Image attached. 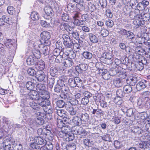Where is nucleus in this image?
Listing matches in <instances>:
<instances>
[{
    "label": "nucleus",
    "instance_id": "1",
    "mask_svg": "<svg viewBox=\"0 0 150 150\" xmlns=\"http://www.w3.org/2000/svg\"><path fill=\"white\" fill-rule=\"evenodd\" d=\"M143 137L144 140L139 143V147L144 149L150 150V132L146 133Z\"/></svg>",
    "mask_w": 150,
    "mask_h": 150
},
{
    "label": "nucleus",
    "instance_id": "2",
    "mask_svg": "<svg viewBox=\"0 0 150 150\" xmlns=\"http://www.w3.org/2000/svg\"><path fill=\"white\" fill-rule=\"evenodd\" d=\"M146 63V62L145 61L144 58H143L141 60L136 61L134 63H132L131 64V67H129L128 69L131 71L134 69L139 71L142 70L144 68V64Z\"/></svg>",
    "mask_w": 150,
    "mask_h": 150
},
{
    "label": "nucleus",
    "instance_id": "3",
    "mask_svg": "<svg viewBox=\"0 0 150 150\" xmlns=\"http://www.w3.org/2000/svg\"><path fill=\"white\" fill-rule=\"evenodd\" d=\"M149 20V18L147 17L144 20V18H142V16L141 15V17H139V18H135L133 21V24L135 25V27L138 28L141 25H144L145 22H146Z\"/></svg>",
    "mask_w": 150,
    "mask_h": 150
},
{
    "label": "nucleus",
    "instance_id": "4",
    "mask_svg": "<svg viewBox=\"0 0 150 150\" xmlns=\"http://www.w3.org/2000/svg\"><path fill=\"white\" fill-rule=\"evenodd\" d=\"M124 70L120 67H116L115 68L111 69L110 71V73L111 76H119L125 72Z\"/></svg>",
    "mask_w": 150,
    "mask_h": 150
},
{
    "label": "nucleus",
    "instance_id": "5",
    "mask_svg": "<svg viewBox=\"0 0 150 150\" xmlns=\"http://www.w3.org/2000/svg\"><path fill=\"white\" fill-rule=\"evenodd\" d=\"M142 98L146 102V106L147 108H150V92L146 91L142 92Z\"/></svg>",
    "mask_w": 150,
    "mask_h": 150
},
{
    "label": "nucleus",
    "instance_id": "6",
    "mask_svg": "<svg viewBox=\"0 0 150 150\" xmlns=\"http://www.w3.org/2000/svg\"><path fill=\"white\" fill-rule=\"evenodd\" d=\"M28 97L33 100H39L40 99V94L38 92L33 90H31L28 94Z\"/></svg>",
    "mask_w": 150,
    "mask_h": 150
},
{
    "label": "nucleus",
    "instance_id": "7",
    "mask_svg": "<svg viewBox=\"0 0 150 150\" xmlns=\"http://www.w3.org/2000/svg\"><path fill=\"white\" fill-rule=\"evenodd\" d=\"M71 131L70 127H62L61 129V131L59 133V136L61 137H63L65 136H67L69 132Z\"/></svg>",
    "mask_w": 150,
    "mask_h": 150
},
{
    "label": "nucleus",
    "instance_id": "8",
    "mask_svg": "<svg viewBox=\"0 0 150 150\" xmlns=\"http://www.w3.org/2000/svg\"><path fill=\"white\" fill-rule=\"evenodd\" d=\"M33 141L36 142L38 145L45 146L46 144L47 141L44 138H42L40 136H36L33 139Z\"/></svg>",
    "mask_w": 150,
    "mask_h": 150
},
{
    "label": "nucleus",
    "instance_id": "9",
    "mask_svg": "<svg viewBox=\"0 0 150 150\" xmlns=\"http://www.w3.org/2000/svg\"><path fill=\"white\" fill-rule=\"evenodd\" d=\"M41 37L42 39L43 40V42L47 43L50 37V33L47 31H43L40 34Z\"/></svg>",
    "mask_w": 150,
    "mask_h": 150
},
{
    "label": "nucleus",
    "instance_id": "10",
    "mask_svg": "<svg viewBox=\"0 0 150 150\" xmlns=\"http://www.w3.org/2000/svg\"><path fill=\"white\" fill-rule=\"evenodd\" d=\"M74 2L77 3L76 6V11H81L83 10L85 8L84 6L82 4L83 2V0H73Z\"/></svg>",
    "mask_w": 150,
    "mask_h": 150
},
{
    "label": "nucleus",
    "instance_id": "11",
    "mask_svg": "<svg viewBox=\"0 0 150 150\" xmlns=\"http://www.w3.org/2000/svg\"><path fill=\"white\" fill-rule=\"evenodd\" d=\"M148 83V82L145 80L139 82L136 84V88L138 91H141L143 89L145 88L146 87Z\"/></svg>",
    "mask_w": 150,
    "mask_h": 150
},
{
    "label": "nucleus",
    "instance_id": "12",
    "mask_svg": "<svg viewBox=\"0 0 150 150\" xmlns=\"http://www.w3.org/2000/svg\"><path fill=\"white\" fill-rule=\"evenodd\" d=\"M35 68L39 71L43 70L45 67V62L42 60L38 61L37 63L35 65Z\"/></svg>",
    "mask_w": 150,
    "mask_h": 150
},
{
    "label": "nucleus",
    "instance_id": "13",
    "mask_svg": "<svg viewBox=\"0 0 150 150\" xmlns=\"http://www.w3.org/2000/svg\"><path fill=\"white\" fill-rule=\"evenodd\" d=\"M77 115L81 119L82 122V121L84 122H86L89 119V115L86 113H83L80 112L78 113Z\"/></svg>",
    "mask_w": 150,
    "mask_h": 150
},
{
    "label": "nucleus",
    "instance_id": "14",
    "mask_svg": "<svg viewBox=\"0 0 150 150\" xmlns=\"http://www.w3.org/2000/svg\"><path fill=\"white\" fill-rule=\"evenodd\" d=\"M139 11L138 10H134V11H131L129 13V16L132 19H134L135 18H139L141 17V15L139 14Z\"/></svg>",
    "mask_w": 150,
    "mask_h": 150
},
{
    "label": "nucleus",
    "instance_id": "15",
    "mask_svg": "<svg viewBox=\"0 0 150 150\" xmlns=\"http://www.w3.org/2000/svg\"><path fill=\"white\" fill-rule=\"evenodd\" d=\"M87 65L86 64H81L76 67L75 69L79 73L85 71L87 69Z\"/></svg>",
    "mask_w": 150,
    "mask_h": 150
},
{
    "label": "nucleus",
    "instance_id": "16",
    "mask_svg": "<svg viewBox=\"0 0 150 150\" xmlns=\"http://www.w3.org/2000/svg\"><path fill=\"white\" fill-rule=\"evenodd\" d=\"M43 100L42 101V99H40L39 100H38V102L39 103V105L46 108L50 105V103L49 100Z\"/></svg>",
    "mask_w": 150,
    "mask_h": 150
},
{
    "label": "nucleus",
    "instance_id": "17",
    "mask_svg": "<svg viewBox=\"0 0 150 150\" xmlns=\"http://www.w3.org/2000/svg\"><path fill=\"white\" fill-rule=\"evenodd\" d=\"M88 38L93 43H97L98 42V38L93 34L90 33L88 34Z\"/></svg>",
    "mask_w": 150,
    "mask_h": 150
},
{
    "label": "nucleus",
    "instance_id": "18",
    "mask_svg": "<svg viewBox=\"0 0 150 150\" xmlns=\"http://www.w3.org/2000/svg\"><path fill=\"white\" fill-rule=\"evenodd\" d=\"M39 94H40V99L48 100L50 98V96L49 93L46 91H43L42 93Z\"/></svg>",
    "mask_w": 150,
    "mask_h": 150
},
{
    "label": "nucleus",
    "instance_id": "19",
    "mask_svg": "<svg viewBox=\"0 0 150 150\" xmlns=\"http://www.w3.org/2000/svg\"><path fill=\"white\" fill-rule=\"evenodd\" d=\"M72 122L76 126H80L82 123L81 119L78 116L74 117L72 119Z\"/></svg>",
    "mask_w": 150,
    "mask_h": 150
},
{
    "label": "nucleus",
    "instance_id": "20",
    "mask_svg": "<svg viewBox=\"0 0 150 150\" xmlns=\"http://www.w3.org/2000/svg\"><path fill=\"white\" fill-rule=\"evenodd\" d=\"M38 47L43 48L41 52L44 55H46L48 54V47L45 44L42 43L38 45Z\"/></svg>",
    "mask_w": 150,
    "mask_h": 150
},
{
    "label": "nucleus",
    "instance_id": "21",
    "mask_svg": "<svg viewBox=\"0 0 150 150\" xmlns=\"http://www.w3.org/2000/svg\"><path fill=\"white\" fill-rule=\"evenodd\" d=\"M146 102L145 101V100L142 98H139L138 101L137 105L140 108H142L144 105L145 108L147 109L150 108H147L146 106Z\"/></svg>",
    "mask_w": 150,
    "mask_h": 150
},
{
    "label": "nucleus",
    "instance_id": "22",
    "mask_svg": "<svg viewBox=\"0 0 150 150\" xmlns=\"http://www.w3.org/2000/svg\"><path fill=\"white\" fill-rule=\"evenodd\" d=\"M36 59L33 55L28 57L27 59V63L28 65H32L34 64Z\"/></svg>",
    "mask_w": 150,
    "mask_h": 150
},
{
    "label": "nucleus",
    "instance_id": "23",
    "mask_svg": "<svg viewBox=\"0 0 150 150\" xmlns=\"http://www.w3.org/2000/svg\"><path fill=\"white\" fill-rule=\"evenodd\" d=\"M45 86L42 84H38L36 86V89L37 91V92L38 93H42L43 91H46L45 90Z\"/></svg>",
    "mask_w": 150,
    "mask_h": 150
},
{
    "label": "nucleus",
    "instance_id": "24",
    "mask_svg": "<svg viewBox=\"0 0 150 150\" xmlns=\"http://www.w3.org/2000/svg\"><path fill=\"white\" fill-rule=\"evenodd\" d=\"M67 109L68 111L69 114L70 115H75L76 113V109L73 107L68 106L67 105H66L65 106Z\"/></svg>",
    "mask_w": 150,
    "mask_h": 150
},
{
    "label": "nucleus",
    "instance_id": "25",
    "mask_svg": "<svg viewBox=\"0 0 150 150\" xmlns=\"http://www.w3.org/2000/svg\"><path fill=\"white\" fill-rule=\"evenodd\" d=\"M36 75V77L37 78L38 80L40 81H41L44 80L45 76L44 73L42 71L37 72Z\"/></svg>",
    "mask_w": 150,
    "mask_h": 150
},
{
    "label": "nucleus",
    "instance_id": "26",
    "mask_svg": "<svg viewBox=\"0 0 150 150\" xmlns=\"http://www.w3.org/2000/svg\"><path fill=\"white\" fill-rule=\"evenodd\" d=\"M13 40L10 39L6 40L4 42V44L6 47L8 49L10 50H11V48L12 49L13 44Z\"/></svg>",
    "mask_w": 150,
    "mask_h": 150
},
{
    "label": "nucleus",
    "instance_id": "27",
    "mask_svg": "<svg viewBox=\"0 0 150 150\" xmlns=\"http://www.w3.org/2000/svg\"><path fill=\"white\" fill-rule=\"evenodd\" d=\"M114 85L117 87H121L122 85V79L120 78L115 79L113 81Z\"/></svg>",
    "mask_w": 150,
    "mask_h": 150
},
{
    "label": "nucleus",
    "instance_id": "28",
    "mask_svg": "<svg viewBox=\"0 0 150 150\" xmlns=\"http://www.w3.org/2000/svg\"><path fill=\"white\" fill-rule=\"evenodd\" d=\"M136 82V78L135 77H130L126 80L127 83L130 86L135 85Z\"/></svg>",
    "mask_w": 150,
    "mask_h": 150
},
{
    "label": "nucleus",
    "instance_id": "29",
    "mask_svg": "<svg viewBox=\"0 0 150 150\" xmlns=\"http://www.w3.org/2000/svg\"><path fill=\"white\" fill-rule=\"evenodd\" d=\"M50 75L54 77L58 74V70L57 68L53 67L50 68Z\"/></svg>",
    "mask_w": 150,
    "mask_h": 150
},
{
    "label": "nucleus",
    "instance_id": "30",
    "mask_svg": "<svg viewBox=\"0 0 150 150\" xmlns=\"http://www.w3.org/2000/svg\"><path fill=\"white\" fill-rule=\"evenodd\" d=\"M83 143L84 145L88 147H91L94 144L93 141H90L88 139H86L83 140Z\"/></svg>",
    "mask_w": 150,
    "mask_h": 150
},
{
    "label": "nucleus",
    "instance_id": "31",
    "mask_svg": "<svg viewBox=\"0 0 150 150\" xmlns=\"http://www.w3.org/2000/svg\"><path fill=\"white\" fill-rule=\"evenodd\" d=\"M29 105L33 109L38 110L40 109L38 104L36 103L33 100H31L29 102Z\"/></svg>",
    "mask_w": 150,
    "mask_h": 150
},
{
    "label": "nucleus",
    "instance_id": "32",
    "mask_svg": "<svg viewBox=\"0 0 150 150\" xmlns=\"http://www.w3.org/2000/svg\"><path fill=\"white\" fill-rule=\"evenodd\" d=\"M56 113L59 116L65 117L66 116V112L63 109H56Z\"/></svg>",
    "mask_w": 150,
    "mask_h": 150
},
{
    "label": "nucleus",
    "instance_id": "33",
    "mask_svg": "<svg viewBox=\"0 0 150 150\" xmlns=\"http://www.w3.org/2000/svg\"><path fill=\"white\" fill-rule=\"evenodd\" d=\"M44 11L46 14L49 16L52 15L53 10L50 6H46L44 8Z\"/></svg>",
    "mask_w": 150,
    "mask_h": 150
},
{
    "label": "nucleus",
    "instance_id": "34",
    "mask_svg": "<svg viewBox=\"0 0 150 150\" xmlns=\"http://www.w3.org/2000/svg\"><path fill=\"white\" fill-rule=\"evenodd\" d=\"M73 23L76 25L78 26H81L83 25L84 24L85 22L82 20H79V19L77 18H73Z\"/></svg>",
    "mask_w": 150,
    "mask_h": 150
},
{
    "label": "nucleus",
    "instance_id": "35",
    "mask_svg": "<svg viewBox=\"0 0 150 150\" xmlns=\"http://www.w3.org/2000/svg\"><path fill=\"white\" fill-rule=\"evenodd\" d=\"M83 55L85 59H91L93 56L92 53L88 51L84 52L83 53Z\"/></svg>",
    "mask_w": 150,
    "mask_h": 150
},
{
    "label": "nucleus",
    "instance_id": "36",
    "mask_svg": "<svg viewBox=\"0 0 150 150\" xmlns=\"http://www.w3.org/2000/svg\"><path fill=\"white\" fill-rule=\"evenodd\" d=\"M65 88H66V86H61L57 85L55 86L54 90L55 92L59 93L60 92H63V89H64Z\"/></svg>",
    "mask_w": 150,
    "mask_h": 150
},
{
    "label": "nucleus",
    "instance_id": "37",
    "mask_svg": "<svg viewBox=\"0 0 150 150\" xmlns=\"http://www.w3.org/2000/svg\"><path fill=\"white\" fill-rule=\"evenodd\" d=\"M64 65L67 67H70L73 64V62L71 59H66L64 62Z\"/></svg>",
    "mask_w": 150,
    "mask_h": 150
},
{
    "label": "nucleus",
    "instance_id": "38",
    "mask_svg": "<svg viewBox=\"0 0 150 150\" xmlns=\"http://www.w3.org/2000/svg\"><path fill=\"white\" fill-rule=\"evenodd\" d=\"M91 113L93 114H95L97 115L96 116H100L103 114L102 111L101 109H93V111L91 112Z\"/></svg>",
    "mask_w": 150,
    "mask_h": 150
},
{
    "label": "nucleus",
    "instance_id": "39",
    "mask_svg": "<svg viewBox=\"0 0 150 150\" xmlns=\"http://www.w3.org/2000/svg\"><path fill=\"white\" fill-rule=\"evenodd\" d=\"M31 19L33 21L38 20L39 18V16L38 13L35 11L32 12L31 14Z\"/></svg>",
    "mask_w": 150,
    "mask_h": 150
},
{
    "label": "nucleus",
    "instance_id": "40",
    "mask_svg": "<svg viewBox=\"0 0 150 150\" xmlns=\"http://www.w3.org/2000/svg\"><path fill=\"white\" fill-rule=\"evenodd\" d=\"M132 87L130 85H126L124 87L123 91L124 93H129L132 91Z\"/></svg>",
    "mask_w": 150,
    "mask_h": 150
},
{
    "label": "nucleus",
    "instance_id": "41",
    "mask_svg": "<svg viewBox=\"0 0 150 150\" xmlns=\"http://www.w3.org/2000/svg\"><path fill=\"white\" fill-rule=\"evenodd\" d=\"M102 74L103 78L106 80H108L109 79L111 76L110 74L107 72L105 70H104V71H103Z\"/></svg>",
    "mask_w": 150,
    "mask_h": 150
},
{
    "label": "nucleus",
    "instance_id": "42",
    "mask_svg": "<svg viewBox=\"0 0 150 150\" xmlns=\"http://www.w3.org/2000/svg\"><path fill=\"white\" fill-rule=\"evenodd\" d=\"M26 87L28 90H33L35 87L34 85L31 81H28L26 84Z\"/></svg>",
    "mask_w": 150,
    "mask_h": 150
},
{
    "label": "nucleus",
    "instance_id": "43",
    "mask_svg": "<svg viewBox=\"0 0 150 150\" xmlns=\"http://www.w3.org/2000/svg\"><path fill=\"white\" fill-rule=\"evenodd\" d=\"M43 118L41 117H38L35 120L36 125H41L43 124L44 122Z\"/></svg>",
    "mask_w": 150,
    "mask_h": 150
},
{
    "label": "nucleus",
    "instance_id": "44",
    "mask_svg": "<svg viewBox=\"0 0 150 150\" xmlns=\"http://www.w3.org/2000/svg\"><path fill=\"white\" fill-rule=\"evenodd\" d=\"M137 117L139 118V119L144 120L147 117V114L146 112H142L137 114Z\"/></svg>",
    "mask_w": 150,
    "mask_h": 150
},
{
    "label": "nucleus",
    "instance_id": "45",
    "mask_svg": "<svg viewBox=\"0 0 150 150\" xmlns=\"http://www.w3.org/2000/svg\"><path fill=\"white\" fill-rule=\"evenodd\" d=\"M63 43L67 47L71 48L74 45V43L71 40L68 41L64 42Z\"/></svg>",
    "mask_w": 150,
    "mask_h": 150
},
{
    "label": "nucleus",
    "instance_id": "46",
    "mask_svg": "<svg viewBox=\"0 0 150 150\" xmlns=\"http://www.w3.org/2000/svg\"><path fill=\"white\" fill-rule=\"evenodd\" d=\"M41 53L38 50H34L33 52V56L37 59L40 58L41 56Z\"/></svg>",
    "mask_w": 150,
    "mask_h": 150
},
{
    "label": "nucleus",
    "instance_id": "47",
    "mask_svg": "<svg viewBox=\"0 0 150 150\" xmlns=\"http://www.w3.org/2000/svg\"><path fill=\"white\" fill-rule=\"evenodd\" d=\"M70 86L72 87H75L76 86L75 79L70 78L68 80Z\"/></svg>",
    "mask_w": 150,
    "mask_h": 150
},
{
    "label": "nucleus",
    "instance_id": "48",
    "mask_svg": "<svg viewBox=\"0 0 150 150\" xmlns=\"http://www.w3.org/2000/svg\"><path fill=\"white\" fill-rule=\"evenodd\" d=\"M114 102L117 105H120L123 102L121 98L119 97H116L115 98Z\"/></svg>",
    "mask_w": 150,
    "mask_h": 150
},
{
    "label": "nucleus",
    "instance_id": "49",
    "mask_svg": "<svg viewBox=\"0 0 150 150\" xmlns=\"http://www.w3.org/2000/svg\"><path fill=\"white\" fill-rule=\"evenodd\" d=\"M68 27H69V25L67 23L64 22L62 23L59 25L60 28L62 30H67L68 28Z\"/></svg>",
    "mask_w": 150,
    "mask_h": 150
},
{
    "label": "nucleus",
    "instance_id": "50",
    "mask_svg": "<svg viewBox=\"0 0 150 150\" xmlns=\"http://www.w3.org/2000/svg\"><path fill=\"white\" fill-rule=\"evenodd\" d=\"M2 18L5 23H6L9 24H10L11 23H12L11 20L9 18L8 16H6L4 15L2 16Z\"/></svg>",
    "mask_w": 150,
    "mask_h": 150
},
{
    "label": "nucleus",
    "instance_id": "51",
    "mask_svg": "<svg viewBox=\"0 0 150 150\" xmlns=\"http://www.w3.org/2000/svg\"><path fill=\"white\" fill-rule=\"evenodd\" d=\"M76 86L79 87L82 86V80L79 77H76L75 78Z\"/></svg>",
    "mask_w": 150,
    "mask_h": 150
},
{
    "label": "nucleus",
    "instance_id": "52",
    "mask_svg": "<svg viewBox=\"0 0 150 150\" xmlns=\"http://www.w3.org/2000/svg\"><path fill=\"white\" fill-rule=\"evenodd\" d=\"M47 129L46 128H39L37 130V133L39 135H44L46 134L45 132L47 131Z\"/></svg>",
    "mask_w": 150,
    "mask_h": 150
},
{
    "label": "nucleus",
    "instance_id": "53",
    "mask_svg": "<svg viewBox=\"0 0 150 150\" xmlns=\"http://www.w3.org/2000/svg\"><path fill=\"white\" fill-rule=\"evenodd\" d=\"M144 43L146 45L149 46L148 48L146 49L145 52L148 53V54H150V40H148L144 42Z\"/></svg>",
    "mask_w": 150,
    "mask_h": 150
},
{
    "label": "nucleus",
    "instance_id": "54",
    "mask_svg": "<svg viewBox=\"0 0 150 150\" xmlns=\"http://www.w3.org/2000/svg\"><path fill=\"white\" fill-rule=\"evenodd\" d=\"M27 71L28 74L32 76H34L36 74V73L35 70L31 68H29L28 69Z\"/></svg>",
    "mask_w": 150,
    "mask_h": 150
},
{
    "label": "nucleus",
    "instance_id": "55",
    "mask_svg": "<svg viewBox=\"0 0 150 150\" xmlns=\"http://www.w3.org/2000/svg\"><path fill=\"white\" fill-rule=\"evenodd\" d=\"M47 138L50 140H52L53 139V135L50 133V130H48V132L46 133L45 134Z\"/></svg>",
    "mask_w": 150,
    "mask_h": 150
},
{
    "label": "nucleus",
    "instance_id": "56",
    "mask_svg": "<svg viewBox=\"0 0 150 150\" xmlns=\"http://www.w3.org/2000/svg\"><path fill=\"white\" fill-rule=\"evenodd\" d=\"M106 25L109 28H112L114 25V23L111 20H106L105 23Z\"/></svg>",
    "mask_w": 150,
    "mask_h": 150
},
{
    "label": "nucleus",
    "instance_id": "57",
    "mask_svg": "<svg viewBox=\"0 0 150 150\" xmlns=\"http://www.w3.org/2000/svg\"><path fill=\"white\" fill-rule=\"evenodd\" d=\"M7 11L8 13L11 15H13L15 12V9L12 6H9L7 9Z\"/></svg>",
    "mask_w": 150,
    "mask_h": 150
},
{
    "label": "nucleus",
    "instance_id": "58",
    "mask_svg": "<svg viewBox=\"0 0 150 150\" xmlns=\"http://www.w3.org/2000/svg\"><path fill=\"white\" fill-rule=\"evenodd\" d=\"M57 106L59 108H62L65 105L64 102L62 100H58L56 103Z\"/></svg>",
    "mask_w": 150,
    "mask_h": 150
},
{
    "label": "nucleus",
    "instance_id": "59",
    "mask_svg": "<svg viewBox=\"0 0 150 150\" xmlns=\"http://www.w3.org/2000/svg\"><path fill=\"white\" fill-rule=\"evenodd\" d=\"M45 111L48 114H50L53 112V109L52 107L49 105L45 108Z\"/></svg>",
    "mask_w": 150,
    "mask_h": 150
},
{
    "label": "nucleus",
    "instance_id": "60",
    "mask_svg": "<svg viewBox=\"0 0 150 150\" xmlns=\"http://www.w3.org/2000/svg\"><path fill=\"white\" fill-rule=\"evenodd\" d=\"M100 33L101 35L103 37H106L109 35V32L108 30L105 29H102Z\"/></svg>",
    "mask_w": 150,
    "mask_h": 150
},
{
    "label": "nucleus",
    "instance_id": "61",
    "mask_svg": "<svg viewBox=\"0 0 150 150\" xmlns=\"http://www.w3.org/2000/svg\"><path fill=\"white\" fill-rule=\"evenodd\" d=\"M76 5L71 3L69 4L67 6V8L70 11H76Z\"/></svg>",
    "mask_w": 150,
    "mask_h": 150
},
{
    "label": "nucleus",
    "instance_id": "62",
    "mask_svg": "<svg viewBox=\"0 0 150 150\" xmlns=\"http://www.w3.org/2000/svg\"><path fill=\"white\" fill-rule=\"evenodd\" d=\"M112 121L115 124H118L120 122V118L117 117H113L112 119Z\"/></svg>",
    "mask_w": 150,
    "mask_h": 150
},
{
    "label": "nucleus",
    "instance_id": "63",
    "mask_svg": "<svg viewBox=\"0 0 150 150\" xmlns=\"http://www.w3.org/2000/svg\"><path fill=\"white\" fill-rule=\"evenodd\" d=\"M54 83V78H51L49 79L48 81V86L50 88H52Z\"/></svg>",
    "mask_w": 150,
    "mask_h": 150
},
{
    "label": "nucleus",
    "instance_id": "64",
    "mask_svg": "<svg viewBox=\"0 0 150 150\" xmlns=\"http://www.w3.org/2000/svg\"><path fill=\"white\" fill-rule=\"evenodd\" d=\"M127 35V38L131 40L133 39L135 37V35L133 33L129 31H128Z\"/></svg>",
    "mask_w": 150,
    "mask_h": 150
}]
</instances>
